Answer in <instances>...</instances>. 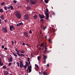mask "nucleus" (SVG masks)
Listing matches in <instances>:
<instances>
[{"label":"nucleus","mask_w":75,"mask_h":75,"mask_svg":"<svg viewBox=\"0 0 75 75\" xmlns=\"http://www.w3.org/2000/svg\"><path fill=\"white\" fill-rule=\"evenodd\" d=\"M15 15L17 18H21V14L20 12L16 11L15 13Z\"/></svg>","instance_id":"nucleus-1"},{"label":"nucleus","mask_w":75,"mask_h":75,"mask_svg":"<svg viewBox=\"0 0 75 75\" xmlns=\"http://www.w3.org/2000/svg\"><path fill=\"white\" fill-rule=\"evenodd\" d=\"M29 3L31 4H35L37 3V1L36 0H30Z\"/></svg>","instance_id":"nucleus-2"},{"label":"nucleus","mask_w":75,"mask_h":75,"mask_svg":"<svg viewBox=\"0 0 75 75\" xmlns=\"http://www.w3.org/2000/svg\"><path fill=\"white\" fill-rule=\"evenodd\" d=\"M24 17L25 20H28L29 19V16L27 14L25 15Z\"/></svg>","instance_id":"nucleus-3"},{"label":"nucleus","mask_w":75,"mask_h":75,"mask_svg":"<svg viewBox=\"0 0 75 75\" xmlns=\"http://www.w3.org/2000/svg\"><path fill=\"white\" fill-rule=\"evenodd\" d=\"M28 69L29 70V73H30L31 72V69H32V67L31 65L29 66V64H28L27 65Z\"/></svg>","instance_id":"nucleus-4"},{"label":"nucleus","mask_w":75,"mask_h":75,"mask_svg":"<svg viewBox=\"0 0 75 75\" xmlns=\"http://www.w3.org/2000/svg\"><path fill=\"white\" fill-rule=\"evenodd\" d=\"M44 13L45 14V15L46 16V20H48L49 18V13H47L45 11H44Z\"/></svg>","instance_id":"nucleus-5"},{"label":"nucleus","mask_w":75,"mask_h":75,"mask_svg":"<svg viewBox=\"0 0 75 75\" xmlns=\"http://www.w3.org/2000/svg\"><path fill=\"white\" fill-rule=\"evenodd\" d=\"M2 30L3 32L4 33H6L7 32V28L6 27H5V28H2Z\"/></svg>","instance_id":"nucleus-6"},{"label":"nucleus","mask_w":75,"mask_h":75,"mask_svg":"<svg viewBox=\"0 0 75 75\" xmlns=\"http://www.w3.org/2000/svg\"><path fill=\"white\" fill-rule=\"evenodd\" d=\"M15 29V28L13 25H11L10 26V31H13V30H14Z\"/></svg>","instance_id":"nucleus-7"},{"label":"nucleus","mask_w":75,"mask_h":75,"mask_svg":"<svg viewBox=\"0 0 75 75\" xmlns=\"http://www.w3.org/2000/svg\"><path fill=\"white\" fill-rule=\"evenodd\" d=\"M47 58V56H45V54H43V59L44 61L43 62H44V63H45L46 62V59Z\"/></svg>","instance_id":"nucleus-8"},{"label":"nucleus","mask_w":75,"mask_h":75,"mask_svg":"<svg viewBox=\"0 0 75 75\" xmlns=\"http://www.w3.org/2000/svg\"><path fill=\"white\" fill-rule=\"evenodd\" d=\"M24 35L25 37H26V38H28V33L27 32H23Z\"/></svg>","instance_id":"nucleus-9"},{"label":"nucleus","mask_w":75,"mask_h":75,"mask_svg":"<svg viewBox=\"0 0 75 75\" xmlns=\"http://www.w3.org/2000/svg\"><path fill=\"white\" fill-rule=\"evenodd\" d=\"M39 16L40 18H41V19L45 18V16H44V15L43 14L41 15L40 14H39Z\"/></svg>","instance_id":"nucleus-10"},{"label":"nucleus","mask_w":75,"mask_h":75,"mask_svg":"<svg viewBox=\"0 0 75 75\" xmlns=\"http://www.w3.org/2000/svg\"><path fill=\"white\" fill-rule=\"evenodd\" d=\"M8 59V62H13V58L10 57Z\"/></svg>","instance_id":"nucleus-11"},{"label":"nucleus","mask_w":75,"mask_h":75,"mask_svg":"<svg viewBox=\"0 0 75 75\" xmlns=\"http://www.w3.org/2000/svg\"><path fill=\"white\" fill-rule=\"evenodd\" d=\"M4 75H8V71H5L4 72Z\"/></svg>","instance_id":"nucleus-12"},{"label":"nucleus","mask_w":75,"mask_h":75,"mask_svg":"<svg viewBox=\"0 0 75 75\" xmlns=\"http://www.w3.org/2000/svg\"><path fill=\"white\" fill-rule=\"evenodd\" d=\"M52 30H53V33H52V34L50 35V36H52V35H54V33H55V31H54V28H52Z\"/></svg>","instance_id":"nucleus-13"},{"label":"nucleus","mask_w":75,"mask_h":75,"mask_svg":"<svg viewBox=\"0 0 75 75\" xmlns=\"http://www.w3.org/2000/svg\"><path fill=\"white\" fill-rule=\"evenodd\" d=\"M0 17L1 18V19H4V16L3 15H1V16H0Z\"/></svg>","instance_id":"nucleus-14"},{"label":"nucleus","mask_w":75,"mask_h":75,"mask_svg":"<svg viewBox=\"0 0 75 75\" xmlns=\"http://www.w3.org/2000/svg\"><path fill=\"white\" fill-rule=\"evenodd\" d=\"M4 8L5 10H7L8 9V7L6 6H5L4 7Z\"/></svg>","instance_id":"nucleus-15"},{"label":"nucleus","mask_w":75,"mask_h":75,"mask_svg":"<svg viewBox=\"0 0 75 75\" xmlns=\"http://www.w3.org/2000/svg\"><path fill=\"white\" fill-rule=\"evenodd\" d=\"M35 68H36L38 69H39V67H38V66L36 64H35Z\"/></svg>","instance_id":"nucleus-16"},{"label":"nucleus","mask_w":75,"mask_h":75,"mask_svg":"<svg viewBox=\"0 0 75 75\" xmlns=\"http://www.w3.org/2000/svg\"><path fill=\"white\" fill-rule=\"evenodd\" d=\"M16 53V54L18 55V56H20V57L21 56V55L19 54V51H18V50L17 51Z\"/></svg>","instance_id":"nucleus-17"},{"label":"nucleus","mask_w":75,"mask_h":75,"mask_svg":"<svg viewBox=\"0 0 75 75\" xmlns=\"http://www.w3.org/2000/svg\"><path fill=\"white\" fill-rule=\"evenodd\" d=\"M19 62H20L21 64H22V67H23L24 66V64L23 63V62L21 61H19Z\"/></svg>","instance_id":"nucleus-18"},{"label":"nucleus","mask_w":75,"mask_h":75,"mask_svg":"<svg viewBox=\"0 0 75 75\" xmlns=\"http://www.w3.org/2000/svg\"><path fill=\"white\" fill-rule=\"evenodd\" d=\"M12 54H13V55H14V56L15 57H18V56L17 55H16V54L14 53V52H13Z\"/></svg>","instance_id":"nucleus-19"},{"label":"nucleus","mask_w":75,"mask_h":75,"mask_svg":"<svg viewBox=\"0 0 75 75\" xmlns=\"http://www.w3.org/2000/svg\"><path fill=\"white\" fill-rule=\"evenodd\" d=\"M10 7L11 10H14V8H13V6H10Z\"/></svg>","instance_id":"nucleus-20"},{"label":"nucleus","mask_w":75,"mask_h":75,"mask_svg":"<svg viewBox=\"0 0 75 75\" xmlns=\"http://www.w3.org/2000/svg\"><path fill=\"white\" fill-rule=\"evenodd\" d=\"M41 57L40 56H38V61H40V59H41Z\"/></svg>","instance_id":"nucleus-21"},{"label":"nucleus","mask_w":75,"mask_h":75,"mask_svg":"<svg viewBox=\"0 0 75 75\" xmlns=\"http://www.w3.org/2000/svg\"><path fill=\"white\" fill-rule=\"evenodd\" d=\"M20 64V68H23V66H22V64L21 63H19Z\"/></svg>","instance_id":"nucleus-22"},{"label":"nucleus","mask_w":75,"mask_h":75,"mask_svg":"<svg viewBox=\"0 0 75 75\" xmlns=\"http://www.w3.org/2000/svg\"><path fill=\"white\" fill-rule=\"evenodd\" d=\"M43 74L44 75H48V73L46 72H43Z\"/></svg>","instance_id":"nucleus-23"},{"label":"nucleus","mask_w":75,"mask_h":75,"mask_svg":"<svg viewBox=\"0 0 75 75\" xmlns=\"http://www.w3.org/2000/svg\"><path fill=\"white\" fill-rule=\"evenodd\" d=\"M2 68L4 69H6L7 68V67L5 66H4L2 67Z\"/></svg>","instance_id":"nucleus-24"},{"label":"nucleus","mask_w":75,"mask_h":75,"mask_svg":"<svg viewBox=\"0 0 75 75\" xmlns=\"http://www.w3.org/2000/svg\"><path fill=\"white\" fill-rule=\"evenodd\" d=\"M27 65H24L23 67L24 68V69H27Z\"/></svg>","instance_id":"nucleus-25"},{"label":"nucleus","mask_w":75,"mask_h":75,"mask_svg":"<svg viewBox=\"0 0 75 75\" xmlns=\"http://www.w3.org/2000/svg\"><path fill=\"white\" fill-rule=\"evenodd\" d=\"M5 4V3L4 2H2L1 3V5L2 6H4Z\"/></svg>","instance_id":"nucleus-26"},{"label":"nucleus","mask_w":75,"mask_h":75,"mask_svg":"<svg viewBox=\"0 0 75 75\" xmlns=\"http://www.w3.org/2000/svg\"><path fill=\"white\" fill-rule=\"evenodd\" d=\"M34 18H35V19H36L37 18V15H34Z\"/></svg>","instance_id":"nucleus-27"},{"label":"nucleus","mask_w":75,"mask_h":75,"mask_svg":"<svg viewBox=\"0 0 75 75\" xmlns=\"http://www.w3.org/2000/svg\"><path fill=\"white\" fill-rule=\"evenodd\" d=\"M27 9H28V10H30V9H31V8L30 7L28 6L26 7Z\"/></svg>","instance_id":"nucleus-28"},{"label":"nucleus","mask_w":75,"mask_h":75,"mask_svg":"<svg viewBox=\"0 0 75 75\" xmlns=\"http://www.w3.org/2000/svg\"><path fill=\"white\" fill-rule=\"evenodd\" d=\"M0 13H3V10L2 9H0Z\"/></svg>","instance_id":"nucleus-29"},{"label":"nucleus","mask_w":75,"mask_h":75,"mask_svg":"<svg viewBox=\"0 0 75 75\" xmlns=\"http://www.w3.org/2000/svg\"><path fill=\"white\" fill-rule=\"evenodd\" d=\"M0 65L1 66H3V63L1 62H0Z\"/></svg>","instance_id":"nucleus-30"},{"label":"nucleus","mask_w":75,"mask_h":75,"mask_svg":"<svg viewBox=\"0 0 75 75\" xmlns=\"http://www.w3.org/2000/svg\"><path fill=\"white\" fill-rule=\"evenodd\" d=\"M16 64H17V65H18V67H20V64H19V62H17Z\"/></svg>","instance_id":"nucleus-31"},{"label":"nucleus","mask_w":75,"mask_h":75,"mask_svg":"<svg viewBox=\"0 0 75 75\" xmlns=\"http://www.w3.org/2000/svg\"><path fill=\"white\" fill-rule=\"evenodd\" d=\"M13 3H16L17 2V1H16V0H13Z\"/></svg>","instance_id":"nucleus-32"},{"label":"nucleus","mask_w":75,"mask_h":75,"mask_svg":"<svg viewBox=\"0 0 75 75\" xmlns=\"http://www.w3.org/2000/svg\"><path fill=\"white\" fill-rule=\"evenodd\" d=\"M46 45L45 47V50H47V43H45Z\"/></svg>","instance_id":"nucleus-33"},{"label":"nucleus","mask_w":75,"mask_h":75,"mask_svg":"<svg viewBox=\"0 0 75 75\" xmlns=\"http://www.w3.org/2000/svg\"><path fill=\"white\" fill-rule=\"evenodd\" d=\"M45 3H48V1L47 0H45Z\"/></svg>","instance_id":"nucleus-34"},{"label":"nucleus","mask_w":75,"mask_h":75,"mask_svg":"<svg viewBox=\"0 0 75 75\" xmlns=\"http://www.w3.org/2000/svg\"><path fill=\"white\" fill-rule=\"evenodd\" d=\"M21 53H22L23 54H24V52H25V51H22L20 52Z\"/></svg>","instance_id":"nucleus-35"},{"label":"nucleus","mask_w":75,"mask_h":75,"mask_svg":"<svg viewBox=\"0 0 75 75\" xmlns=\"http://www.w3.org/2000/svg\"><path fill=\"white\" fill-rule=\"evenodd\" d=\"M49 42H50V43H52V42L51 41V40L50 39H49V40H48Z\"/></svg>","instance_id":"nucleus-36"},{"label":"nucleus","mask_w":75,"mask_h":75,"mask_svg":"<svg viewBox=\"0 0 75 75\" xmlns=\"http://www.w3.org/2000/svg\"><path fill=\"white\" fill-rule=\"evenodd\" d=\"M44 45V44L42 43L41 44V45L40 46V47H43Z\"/></svg>","instance_id":"nucleus-37"},{"label":"nucleus","mask_w":75,"mask_h":75,"mask_svg":"<svg viewBox=\"0 0 75 75\" xmlns=\"http://www.w3.org/2000/svg\"><path fill=\"white\" fill-rule=\"evenodd\" d=\"M11 64H12V63H9L8 66H11Z\"/></svg>","instance_id":"nucleus-38"},{"label":"nucleus","mask_w":75,"mask_h":75,"mask_svg":"<svg viewBox=\"0 0 75 75\" xmlns=\"http://www.w3.org/2000/svg\"><path fill=\"white\" fill-rule=\"evenodd\" d=\"M17 27H18V26H20V23H19L17 24Z\"/></svg>","instance_id":"nucleus-39"},{"label":"nucleus","mask_w":75,"mask_h":75,"mask_svg":"<svg viewBox=\"0 0 75 75\" xmlns=\"http://www.w3.org/2000/svg\"><path fill=\"white\" fill-rule=\"evenodd\" d=\"M28 59V62H29V61H30V58L28 57L27 58Z\"/></svg>","instance_id":"nucleus-40"},{"label":"nucleus","mask_w":75,"mask_h":75,"mask_svg":"<svg viewBox=\"0 0 75 75\" xmlns=\"http://www.w3.org/2000/svg\"><path fill=\"white\" fill-rule=\"evenodd\" d=\"M5 22L6 23H7V22H8V21L7 20H4Z\"/></svg>","instance_id":"nucleus-41"},{"label":"nucleus","mask_w":75,"mask_h":75,"mask_svg":"<svg viewBox=\"0 0 75 75\" xmlns=\"http://www.w3.org/2000/svg\"><path fill=\"white\" fill-rule=\"evenodd\" d=\"M2 23V21L1 19H0V24H1Z\"/></svg>","instance_id":"nucleus-42"},{"label":"nucleus","mask_w":75,"mask_h":75,"mask_svg":"<svg viewBox=\"0 0 75 75\" xmlns=\"http://www.w3.org/2000/svg\"><path fill=\"white\" fill-rule=\"evenodd\" d=\"M21 56L22 57H23V56H25V55H24V54H23L21 53Z\"/></svg>","instance_id":"nucleus-43"},{"label":"nucleus","mask_w":75,"mask_h":75,"mask_svg":"<svg viewBox=\"0 0 75 75\" xmlns=\"http://www.w3.org/2000/svg\"><path fill=\"white\" fill-rule=\"evenodd\" d=\"M44 20L43 19H41L40 20V21H41V22H42L43 21H44Z\"/></svg>","instance_id":"nucleus-44"},{"label":"nucleus","mask_w":75,"mask_h":75,"mask_svg":"<svg viewBox=\"0 0 75 75\" xmlns=\"http://www.w3.org/2000/svg\"><path fill=\"white\" fill-rule=\"evenodd\" d=\"M25 63H26V64L25 65H26L27 66V65H28V63L27 62H25Z\"/></svg>","instance_id":"nucleus-45"},{"label":"nucleus","mask_w":75,"mask_h":75,"mask_svg":"<svg viewBox=\"0 0 75 75\" xmlns=\"http://www.w3.org/2000/svg\"><path fill=\"white\" fill-rule=\"evenodd\" d=\"M46 11L47 12V13H48V9H46Z\"/></svg>","instance_id":"nucleus-46"},{"label":"nucleus","mask_w":75,"mask_h":75,"mask_svg":"<svg viewBox=\"0 0 75 75\" xmlns=\"http://www.w3.org/2000/svg\"><path fill=\"white\" fill-rule=\"evenodd\" d=\"M45 38H46V39L47 40V35H45Z\"/></svg>","instance_id":"nucleus-47"},{"label":"nucleus","mask_w":75,"mask_h":75,"mask_svg":"<svg viewBox=\"0 0 75 75\" xmlns=\"http://www.w3.org/2000/svg\"><path fill=\"white\" fill-rule=\"evenodd\" d=\"M4 47H5V46L2 45V46H1V47L2 48H4Z\"/></svg>","instance_id":"nucleus-48"},{"label":"nucleus","mask_w":75,"mask_h":75,"mask_svg":"<svg viewBox=\"0 0 75 75\" xmlns=\"http://www.w3.org/2000/svg\"><path fill=\"white\" fill-rule=\"evenodd\" d=\"M29 33L30 34H31V33H32V31H31V30H30L29 31Z\"/></svg>","instance_id":"nucleus-49"},{"label":"nucleus","mask_w":75,"mask_h":75,"mask_svg":"<svg viewBox=\"0 0 75 75\" xmlns=\"http://www.w3.org/2000/svg\"><path fill=\"white\" fill-rule=\"evenodd\" d=\"M11 42H12V45H13V44H14V41H12Z\"/></svg>","instance_id":"nucleus-50"},{"label":"nucleus","mask_w":75,"mask_h":75,"mask_svg":"<svg viewBox=\"0 0 75 75\" xmlns=\"http://www.w3.org/2000/svg\"><path fill=\"white\" fill-rule=\"evenodd\" d=\"M20 25H23V23L22 22L21 23H20Z\"/></svg>","instance_id":"nucleus-51"},{"label":"nucleus","mask_w":75,"mask_h":75,"mask_svg":"<svg viewBox=\"0 0 75 75\" xmlns=\"http://www.w3.org/2000/svg\"><path fill=\"white\" fill-rule=\"evenodd\" d=\"M4 50H7V48L6 47H5L4 48Z\"/></svg>","instance_id":"nucleus-52"},{"label":"nucleus","mask_w":75,"mask_h":75,"mask_svg":"<svg viewBox=\"0 0 75 75\" xmlns=\"http://www.w3.org/2000/svg\"><path fill=\"white\" fill-rule=\"evenodd\" d=\"M46 28H47V26H45L43 29L44 30H45V29H46Z\"/></svg>","instance_id":"nucleus-53"},{"label":"nucleus","mask_w":75,"mask_h":75,"mask_svg":"<svg viewBox=\"0 0 75 75\" xmlns=\"http://www.w3.org/2000/svg\"><path fill=\"white\" fill-rule=\"evenodd\" d=\"M26 45H27V46H28V47H31V46H30L29 45H28V44H26Z\"/></svg>","instance_id":"nucleus-54"},{"label":"nucleus","mask_w":75,"mask_h":75,"mask_svg":"<svg viewBox=\"0 0 75 75\" xmlns=\"http://www.w3.org/2000/svg\"><path fill=\"white\" fill-rule=\"evenodd\" d=\"M47 67H50V65H49V64H47Z\"/></svg>","instance_id":"nucleus-55"},{"label":"nucleus","mask_w":75,"mask_h":75,"mask_svg":"<svg viewBox=\"0 0 75 75\" xmlns=\"http://www.w3.org/2000/svg\"><path fill=\"white\" fill-rule=\"evenodd\" d=\"M52 14H53V15H54V16H55V12H53Z\"/></svg>","instance_id":"nucleus-56"},{"label":"nucleus","mask_w":75,"mask_h":75,"mask_svg":"<svg viewBox=\"0 0 75 75\" xmlns=\"http://www.w3.org/2000/svg\"><path fill=\"white\" fill-rule=\"evenodd\" d=\"M9 69H9V68H7V69H6V71H9Z\"/></svg>","instance_id":"nucleus-57"},{"label":"nucleus","mask_w":75,"mask_h":75,"mask_svg":"<svg viewBox=\"0 0 75 75\" xmlns=\"http://www.w3.org/2000/svg\"><path fill=\"white\" fill-rule=\"evenodd\" d=\"M22 45H25V43L24 42H23V44H22Z\"/></svg>","instance_id":"nucleus-58"},{"label":"nucleus","mask_w":75,"mask_h":75,"mask_svg":"<svg viewBox=\"0 0 75 75\" xmlns=\"http://www.w3.org/2000/svg\"><path fill=\"white\" fill-rule=\"evenodd\" d=\"M1 62V59L0 58V62Z\"/></svg>","instance_id":"nucleus-59"},{"label":"nucleus","mask_w":75,"mask_h":75,"mask_svg":"<svg viewBox=\"0 0 75 75\" xmlns=\"http://www.w3.org/2000/svg\"><path fill=\"white\" fill-rule=\"evenodd\" d=\"M29 65H31V63L30 62V61L29 62Z\"/></svg>","instance_id":"nucleus-60"},{"label":"nucleus","mask_w":75,"mask_h":75,"mask_svg":"<svg viewBox=\"0 0 75 75\" xmlns=\"http://www.w3.org/2000/svg\"><path fill=\"white\" fill-rule=\"evenodd\" d=\"M27 3H28L29 2V0H26Z\"/></svg>","instance_id":"nucleus-61"},{"label":"nucleus","mask_w":75,"mask_h":75,"mask_svg":"<svg viewBox=\"0 0 75 75\" xmlns=\"http://www.w3.org/2000/svg\"><path fill=\"white\" fill-rule=\"evenodd\" d=\"M46 52H47L45 50L44 51V52H43L44 53H45V54H46Z\"/></svg>","instance_id":"nucleus-62"},{"label":"nucleus","mask_w":75,"mask_h":75,"mask_svg":"<svg viewBox=\"0 0 75 75\" xmlns=\"http://www.w3.org/2000/svg\"><path fill=\"white\" fill-rule=\"evenodd\" d=\"M39 74L40 75H41V72H40V71L39 72Z\"/></svg>","instance_id":"nucleus-63"},{"label":"nucleus","mask_w":75,"mask_h":75,"mask_svg":"<svg viewBox=\"0 0 75 75\" xmlns=\"http://www.w3.org/2000/svg\"><path fill=\"white\" fill-rule=\"evenodd\" d=\"M16 51L17 52L18 50H17V49H16Z\"/></svg>","instance_id":"nucleus-64"}]
</instances>
